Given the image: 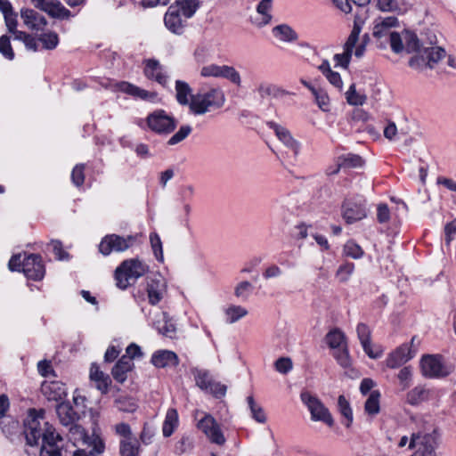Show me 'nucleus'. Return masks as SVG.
Segmentation results:
<instances>
[{"label": "nucleus", "mask_w": 456, "mask_h": 456, "mask_svg": "<svg viewBox=\"0 0 456 456\" xmlns=\"http://www.w3.org/2000/svg\"><path fill=\"white\" fill-rule=\"evenodd\" d=\"M343 253L345 256L353 259H359L363 256L364 251L361 246L354 240H348L344 246Z\"/></svg>", "instance_id": "nucleus-51"}, {"label": "nucleus", "mask_w": 456, "mask_h": 456, "mask_svg": "<svg viewBox=\"0 0 456 456\" xmlns=\"http://www.w3.org/2000/svg\"><path fill=\"white\" fill-rule=\"evenodd\" d=\"M397 25L398 20L395 16L379 17L374 21L373 36L378 39H387L395 53L403 51L415 53L409 61L411 68L418 70L434 69L446 56L445 50L436 45L437 37L433 31L428 30L418 37L410 30H403L401 33L392 31Z\"/></svg>", "instance_id": "nucleus-1"}, {"label": "nucleus", "mask_w": 456, "mask_h": 456, "mask_svg": "<svg viewBox=\"0 0 456 456\" xmlns=\"http://www.w3.org/2000/svg\"><path fill=\"white\" fill-rule=\"evenodd\" d=\"M34 6L54 19L68 20L71 12L59 0H31Z\"/></svg>", "instance_id": "nucleus-15"}, {"label": "nucleus", "mask_w": 456, "mask_h": 456, "mask_svg": "<svg viewBox=\"0 0 456 456\" xmlns=\"http://www.w3.org/2000/svg\"><path fill=\"white\" fill-rule=\"evenodd\" d=\"M172 5L178 7V12L184 19H189L195 13L199 3L198 0H176L175 4Z\"/></svg>", "instance_id": "nucleus-39"}, {"label": "nucleus", "mask_w": 456, "mask_h": 456, "mask_svg": "<svg viewBox=\"0 0 456 456\" xmlns=\"http://www.w3.org/2000/svg\"><path fill=\"white\" fill-rule=\"evenodd\" d=\"M68 438L74 444L81 442L84 445L88 444L92 436H87L85 429L79 425H71L69 427Z\"/></svg>", "instance_id": "nucleus-36"}, {"label": "nucleus", "mask_w": 456, "mask_h": 456, "mask_svg": "<svg viewBox=\"0 0 456 456\" xmlns=\"http://www.w3.org/2000/svg\"><path fill=\"white\" fill-rule=\"evenodd\" d=\"M146 123L150 130L159 134H170L176 127L175 119L163 110L149 114Z\"/></svg>", "instance_id": "nucleus-13"}, {"label": "nucleus", "mask_w": 456, "mask_h": 456, "mask_svg": "<svg viewBox=\"0 0 456 456\" xmlns=\"http://www.w3.org/2000/svg\"><path fill=\"white\" fill-rule=\"evenodd\" d=\"M352 54V52L346 50V48L343 47L342 53H337L334 55V61L336 62V65L346 69L349 65Z\"/></svg>", "instance_id": "nucleus-62"}, {"label": "nucleus", "mask_w": 456, "mask_h": 456, "mask_svg": "<svg viewBox=\"0 0 456 456\" xmlns=\"http://www.w3.org/2000/svg\"><path fill=\"white\" fill-rule=\"evenodd\" d=\"M363 23L364 20L362 19L359 12H357L354 18L353 29L351 30V33L344 45V48H346V50L353 53L354 48L357 45L356 43L359 40V36L362 31Z\"/></svg>", "instance_id": "nucleus-30"}, {"label": "nucleus", "mask_w": 456, "mask_h": 456, "mask_svg": "<svg viewBox=\"0 0 456 456\" xmlns=\"http://www.w3.org/2000/svg\"><path fill=\"white\" fill-rule=\"evenodd\" d=\"M104 86L110 87L113 91L122 92L135 99H141L143 101L153 102L157 98V94L155 92L144 90L126 81L117 82L113 85H105Z\"/></svg>", "instance_id": "nucleus-16"}, {"label": "nucleus", "mask_w": 456, "mask_h": 456, "mask_svg": "<svg viewBox=\"0 0 456 456\" xmlns=\"http://www.w3.org/2000/svg\"><path fill=\"white\" fill-rule=\"evenodd\" d=\"M150 242L156 259L159 262L164 261L163 248L160 237L156 232L150 234Z\"/></svg>", "instance_id": "nucleus-54"}, {"label": "nucleus", "mask_w": 456, "mask_h": 456, "mask_svg": "<svg viewBox=\"0 0 456 456\" xmlns=\"http://www.w3.org/2000/svg\"><path fill=\"white\" fill-rule=\"evenodd\" d=\"M166 289V281L160 274H154L148 278L147 294L151 305H157L163 298Z\"/></svg>", "instance_id": "nucleus-19"}, {"label": "nucleus", "mask_w": 456, "mask_h": 456, "mask_svg": "<svg viewBox=\"0 0 456 456\" xmlns=\"http://www.w3.org/2000/svg\"><path fill=\"white\" fill-rule=\"evenodd\" d=\"M192 373L194 375L197 386L200 389L206 391L213 380L209 372L206 370L194 369Z\"/></svg>", "instance_id": "nucleus-49"}, {"label": "nucleus", "mask_w": 456, "mask_h": 456, "mask_svg": "<svg viewBox=\"0 0 456 456\" xmlns=\"http://www.w3.org/2000/svg\"><path fill=\"white\" fill-rule=\"evenodd\" d=\"M90 379L95 383L97 389L102 393L108 391L110 378L99 370V367L93 363L90 368Z\"/></svg>", "instance_id": "nucleus-31"}, {"label": "nucleus", "mask_w": 456, "mask_h": 456, "mask_svg": "<svg viewBox=\"0 0 456 456\" xmlns=\"http://www.w3.org/2000/svg\"><path fill=\"white\" fill-rule=\"evenodd\" d=\"M379 397L380 394L379 391L370 392L364 404V410L367 414L376 415L379 412Z\"/></svg>", "instance_id": "nucleus-45"}, {"label": "nucleus", "mask_w": 456, "mask_h": 456, "mask_svg": "<svg viewBox=\"0 0 456 456\" xmlns=\"http://www.w3.org/2000/svg\"><path fill=\"white\" fill-rule=\"evenodd\" d=\"M456 236V224L450 222L444 226V241L447 247H450L451 242Z\"/></svg>", "instance_id": "nucleus-64"}, {"label": "nucleus", "mask_w": 456, "mask_h": 456, "mask_svg": "<svg viewBox=\"0 0 456 456\" xmlns=\"http://www.w3.org/2000/svg\"><path fill=\"white\" fill-rule=\"evenodd\" d=\"M192 448V444L189 437H182L175 445V452L176 454H183Z\"/></svg>", "instance_id": "nucleus-63"}, {"label": "nucleus", "mask_w": 456, "mask_h": 456, "mask_svg": "<svg viewBox=\"0 0 456 456\" xmlns=\"http://www.w3.org/2000/svg\"><path fill=\"white\" fill-rule=\"evenodd\" d=\"M415 354L416 350L411 349V346L400 345L387 354L385 364L389 369H397L412 359Z\"/></svg>", "instance_id": "nucleus-17"}, {"label": "nucleus", "mask_w": 456, "mask_h": 456, "mask_svg": "<svg viewBox=\"0 0 456 456\" xmlns=\"http://www.w3.org/2000/svg\"><path fill=\"white\" fill-rule=\"evenodd\" d=\"M437 436L433 434L412 433L410 440V449H415L411 456H436V446Z\"/></svg>", "instance_id": "nucleus-11"}, {"label": "nucleus", "mask_w": 456, "mask_h": 456, "mask_svg": "<svg viewBox=\"0 0 456 456\" xmlns=\"http://www.w3.org/2000/svg\"><path fill=\"white\" fill-rule=\"evenodd\" d=\"M41 392L48 401L59 402L65 397L66 387L59 380H45L41 385Z\"/></svg>", "instance_id": "nucleus-21"}, {"label": "nucleus", "mask_w": 456, "mask_h": 456, "mask_svg": "<svg viewBox=\"0 0 456 456\" xmlns=\"http://www.w3.org/2000/svg\"><path fill=\"white\" fill-rule=\"evenodd\" d=\"M253 286L249 281H241L235 287L234 294L237 297L246 300L250 295Z\"/></svg>", "instance_id": "nucleus-58"}, {"label": "nucleus", "mask_w": 456, "mask_h": 456, "mask_svg": "<svg viewBox=\"0 0 456 456\" xmlns=\"http://www.w3.org/2000/svg\"><path fill=\"white\" fill-rule=\"evenodd\" d=\"M355 269V265L351 262H345L340 265L335 273L336 278L339 282H347L353 275Z\"/></svg>", "instance_id": "nucleus-44"}, {"label": "nucleus", "mask_w": 456, "mask_h": 456, "mask_svg": "<svg viewBox=\"0 0 456 456\" xmlns=\"http://www.w3.org/2000/svg\"><path fill=\"white\" fill-rule=\"evenodd\" d=\"M193 96L188 83L182 80L175 81V97L179 104L190 106L191 97Z\"/></svg>", "instance_id": "nucleus-32"}, {"label": "nucleus", "mask_w": 456, "mask_h": 456, "mask_svg": "<svg viewBox=\"0 0 456 456\" xmlns=\"http://www.w3.org/2000/svg\"><path fill=\"white\" fill-rule=\"evenodd\" d=\"M197 428L204 433L210 443L219 446L225 444L226 439L221 427L212 415L204 413L203 417L198 421Z\"/></svg>", "instance_id": "nucleus-14"}, {"label": "nucleus", "mask_w": 456, "mask_h": 456, "mask_svg": "<svg viewBox=\"0 0 456 456\" xmlns=\"http://www.w3.org/2000/svg\"><path fill=\"white\" fill-rule=\"evenodd\" d=\"M225 322L229 324L234 323L248 314V310L236 305H230L224 310Z\"/></svg>", "instance_id": "nucleus-35"}, {"label": "nucleus", "mask_w": 456, "mask_h": 456, "mask_svg": "<svg viewBox=\"0 0 456 456\" xmlns=\"http://www.w3.org/2000/svg\"><path fill=\"white\" fill-rule=\"evenodd\" d=\"M256 92L258 93L259 96L262 98H265L267 96L279 97V96H282V95L288 94L283 89L276 86L275 85L265 83V82L260 83L258 85V86L256 88Z\"/></svg>", "instance_id": "nucleus-41"}, {"label": "nucleus", "mask_w": 456, "mask_h": 456, "mask_svg": "<svg viewBox=\"0 0 456 456\" xmlns=\"http://www.w3.org/2000/svg\"><path fill=\"white\" fill-rule=\"evenodd\" d=\"M421 374L428 379H443L452 374L455 365L440 354H425L419 362Z\"/></svg>", "instance_id": "nucleus-4"}, {"label": "nucleus", "mask_w": 456, "mask_h": 456, "mask_svg": "<svg viewBox=\"0 0 456 456\" xmlns=\"http://www.w3.org/2000/svg\"><path fill=\"white\" fill-rule=\"evenodd\" d=\"M338 407L341 415L346 419V427H350L353 422V411L350 407L349 402L344 395H339L338 399Z\"/></svg>", "instance_id": "nucleus-48"}, {"label": "nucleus", "mask_w": 456, "mask_h": 456, "mask_svg": "<svg viewBox=\"0 0 456 456\" xmlns=\"http://www.w3.org/2000/svg\"><path fill=\"white\" fill-rule=\"evenodd\" d=\"M179 419L177 411L174 408L167 410L163 422L162 433L165 437L170 436L178 427Z\"/></svg>", "instance_id": "nucleus-33"}, {"label": "nucleus", "mask_w": 456, "mask_h": 456, "mask_svg": "<svg viewBox=\"0 0 456 456\" xmlns=\"http://www.w3.org/2000/svg\"><path fill=\"white\" fill-rule=\"evenodd\" d=\"M358 339L365 354L371 359H378L382 355V349L379 346H374L370 340V329L365 323H358L356 327Z\"/></svg>", "instance_id": "nucleus-18"}, {"label": "nucleus", "mask_w": 456, "mask_h": 456, "mask_svg": "<svg viewBox=\"0 0 456 456\" xmlns=\"http://www.w3.org/2000/svg\"><path fill=\"white\" fill-rule=\"evenodd\" d=\"M57 414L62 425L66 427L74 425L75 412L69 406L66 404H59L57 406Z\"/></svg>", "instance_id": "nucleus-46"}, {"label": "nucleus", "mask_w": 456, "mask_h": 456, "mask_svg": "<svg viewBox=\"0 0 456 456\" xmlns=\"http://www.w3.org/2000/svg\"><path fill=\"white\" fill-rule=\"evenodd\" d=\"M273 34L276 38L284 42H291L297 38V33L286 24L274 27Z\"/></svg>", "instance_id": "nucleus-40"}, {"label": "nucleus", "mask_w": 456, "mask_h": 456, "mask_svg": "<svg viewBox=\"0 0 456 456\" xmlns=\"http://www.w3.org/2000/svg\"><path fill=\"white\" fill-rule=\"evenodd\" d=\"M134 368V362L129 357H121L112 368L111 374L114 379L119 383H124L127 379V373Z\"/></svg>", "instance_id": "nucleus-29"}, {"label": "nucleus", "mask_w": 456, "mask_h": 456, "mask_svg": "<svg viewBox=\"0 0 456 456\" xmlns=\"http://www.w3.org/2000/svg\"><path fill=\"white\" fill-rule=\"evenodd\" d=\"M151 362L157 368H167L177 366L179 359L173 351L159 350L152 354Z\"/></svg>", "instance_id": "nucleus-27"}, {"label": "nucleus", "mask_w": 456, "mask_h": 456, "mask_svg": "<svg viewBox=\"0 0 456 456\" xmlns=\"http://www.w3.org/2000/svg\"><path fill=\"white\" fill-rule=\"evenodd\" d=\"M366 200L362 197L345 199L341 206V216L348 224L367 217Z\"/></svg>", "instance_id": "nucleus-10"}, {"label": "nucleus", "mask_w": 456, "mask_h": 456, "mask_svg": "<svg viewBox=\"0 0 456 456\" xmlns=\"http://www.w3.org/2000/svg\"><path fill=\"white\" fill-rule=\"evenodd\" d=\"M139 238L138 234L126 237L117 234L106 235L99 245V250L104 256L112 252H123L134 246L139 241Z\"/></svg>", "instance_id": "nucleus-8"}, {"label": "nucleus", "mask_w": 456, "mask_h": 456, "mask_svg": "<svg viewBox=\"0 0 456 456\" xmlns=\"http://www.w3.org/2000/svg\"><path fill=\"white\" fill-rule=\"evenodd\" d=\"M115 404L120 411L127 413H133L138 408L136 401L127 396H119L115 400Z\"/></svg>", "instance_id": "nucleus-47"}, {"label": "nucleus", "mask_w": 456, "mask_h": 456, "mask_svg": "<svg viewBox=\"0 0 456 456\" xmlns=\"http://www.w3.org/2000/svg\"><path fill=\"white\" fill-rule=\"evenodd\" d=\"M152 326L165 337L172 338L175 334V324L168 320L165 312L158 311L154 313V319L151 320Z\"/></svg>", "instance_id": "nucleus-24"}, {"label": "nucleus", "mask_w": 456, "mask_h": 456, "mask_svg": "<svg viewBox=\"0 0 456 456\" xmlns=\"http://www.w3.org/2000/svg\"><path fill=\"white\" fill-rule=\"evenodd\" d=\"M397 379L403 390L408 388L411 383L412 368L411 366L402 368L397 374Z\"/></svg>", "instance_id": "nucleus-55"}, {"label": "nucleus", "mask_w": 456, "mask_h": 456, "mask_svg": "<svg viewBox=\"0 0 456 456\" xmlns=\"http://www.w3.org/2000/svg\"><path fill=\"white\" fill-rule=\"evenodd\" d=\"M0 53L8 60L14 58V53L11 45L9 37L4 35L0 37Z\"/></svg>", "instance_id": "nucleus-57"}, {"label": "nucleus", "mask_w": 456, "mask_h": 456, "mask_svg": "<svg viewBox=\"0 0 456 456\" xmlns=\"http://www.w3.org/2000/svg\"><path fill=\"white\" fill-rule=\"evenodd\" d=\"M313 95L314 96V100L318 107L322 111L330 110V97L326 91L322 88H317L316 90H313Z\"/></svg>", "instance_id": "nucleus-52"}, {"label": "nucleus", "mask_w": 456, "mask_h": 456, "mask_svg": "<svg viewBox=\"0 0 456 456\" xmlns=\"http://www.w3.org/2000/svg\"><path fill=\"white\" fill-rule=\"evenodd\" d=\"M140 446L136 440L122 439L119 445L121 456H138Z\"/></svg>", "instance_id": "nucleus-43"}, {"label": "nucleus", "mask_w": 456, "mask_h": 456, "mask_svg": "<svg viewBox=\"0 0 456 456\" xmlns=\"http://www.w3.org/2000/svg\"><path fill=\"white\" fill-rule=\"evenodd\" d=\"M24 435L27 444L31 446L38 444L42 440L40 456H61L60 449L55 446L61 436L55 433L53 426L45 420L43 411L29 410L24 421Z\"/></svg>", "instance_id": "nucleus-2"}, {"label": "nucleus", "mask_w": 456, "mask_h": 456, "mask_svg": "<svg viewBox=\"0 0 456 456\" xmlns=\"http://www.w3.org/2000/svg\"><path fill=\"white\" fill-rule=\"evenodd\" d=\"M273 0H261L256 13L251 17L252 21L258 27L268 24L272 20Z\"/></svg>", "instance_id": "nucleus-28"}, {"label": "nucleus", "mask_w": 456, "mask_h": 456, "mask_svg": "<svg viewBox=\"0 0 456 456\" xmlns=\"http://www.w3.org/2000/svg\"><path fill=\"white\" fill-rule=\"evenodd\" d=\"M318 69L326 77L332 86L338 89H342L343 82L339 73L330 69V62L327 60H324L322 64L318 66Z\"/></svg>", "instance_id": "nucleus-34"}, {"label": "nucleus", "mask_w": 456, "mask_h": 456, "mask_svg": "<svg viewBox=\"0 0 456 456\" xmlns=\"http://www.w3.org/2000/svg\"><path fill=\"white\" fill-rule=\"evenodd\" d=\"M144 63V76L147 78L154 80L159 85L165 86L168 82V77L163 66L159 63V61L154 59H149L146 60Z\"/></svg>", "instance_id": "nucleus-20"}, {"label": "nucleus", "mask_w": 456, "mask_h": 456, "mask_svg": "<svg viewBox=\"0 0 456 456\" xmlns=\"http://www.w3.org/2000/svg\"><path fill=\"white\" fill-rule=\"evenodd\" d=\"M86 446V448L75 451L73 456H100L105 450L103 440L94 431L90 441H88V444Z\"/></svg>", "instance_id": "nucleus-26"}, {"label": "nucleus", "mask_w": 456, "mask_h": 456, "mask_svg": "<svg viewBox=\"0 0 456 456\" xmlns=\"http://www.w3.org/2000/svg\"><path fill=\"white\" fill-rule=\"evenodd\" d=\"M11 271H21L28 279L40 281L45 273L42 257L37 254H17L9 261Z\"/></svg>", "instance_id": "nucleus-3"}, {"label": "nucleus", "mask_w": 456, "mask_h": 456, "mask_svg": "<svg viewBox=\"0 0 456 456\" xmlns=\"http://www.w3.org/2000/svg\"><path fill=\"white\" fill-rule=\"evenodd\" d=\"M178 10V7L170 5L164 17V22L167 29L175 34L183 32V22L186 20Z\"/></svg>", "instance_id": "nucleus-25"}, {"label": "nucleus", "mask_w": 456, "mask_h": 456, "mask_svg": "<svg viewBox=\"0 0 456 456\" xmlns=\"http://www.w3.org/2000/svg\"><path fill=\"white\" fill-rule=\"evenodd\" d=\"M192 128L189 125L182 126L179 130L172 135L167 141V144L172 146L183 142L191 133Z\"/></svg>", "instance_id": "nucleus-56"}, {"label": "nucleus", "mask_w": 456, "mask_h": 456, "mask_svg": "<svg viewBox=\"0 0 456 456\" xmlns=\"http://www.w3.org/2000/svg\"><path fill=\"white\" fill-rule=\"evenodd\" d=\"M38 41L42 43L43 47L46 50H53L59 44V37L55 32L50 31L41 34Z\"/></svg>", "instance_id": "nucleus-50"}, {"label": "nucleus", "mask_w": 456, "mask_h": 456, "mask_svg": "<svg viewBox=\"0 0 456 456\" xmlns=\"http://www.w3.org/2000/svg\"><path fill=\"white\" fill-rule=\"evenodd\" d=\"M266 125L273 130L278 139L284 143L285 146H287L289 149H290L293 151L294 157H297L300 145L299 143L292 137L289 131L281 126V125L273 122V121H268Z\"/></svg>", "instance_id": "nucleus-22"}, {"label": "nucleus", "mask_w": 456, "mask_h": 456, "mask_svg": "<svg viewBox=\"0 0 456 456\" xmlns=\"http://www.w3.org/2000/svg\"><path fill=\"white\" fill-rule=\"evenodd\" d=\"M325 339L337 362L344 369L349 368L352 360L345 333L339 329H333L326 335Z\"/></svg>", "instance_id": "nucleus-7"}, {"label": "nucleus", "mask_w": 456, "mask_h": 456, "mask_svg": "<svg viewBox=\"0 0 456 456\" xmlns=\"http://www.w3.org/2000/svg\"><path fill=\"white\" fill-rule=\"evenodd\" d=\"M301 401L311 413V419L314 421H322L329 427L333 426V418L321 400L310 392L305 391L300 395Z\"/></svg>", "instance_id": "nucleus-9"}, {"label": "nucleus", "mask_w": 456, "mask_h": 456, "mask_svg": "<svg viewBox=\"0 0 456 456\" xmlns=\"http://www.w3.org/2000/svg\"><path fill=\"white\" fill-rule=\"evenodd\" d=\"M428 395H429L428 389H427L424 387L418 386V387L412 388L407 394V402L411 405H415V404H418L425 400H428Z\"/></svg>", "instance_id": "nucleus-42"}, {"label": "nucleus", "mask_w": 456, "mask_h": 456, "mask_svg": "<svg viewBox=\"0 0 456 456\" xmlns=\"http://www.w3.org/2000/svg\"><path fill=\"white\" fill-rule=\"evenodd\" d=\"M226 389L227 387L225 385L212 380V382L210 383L209 387L206 389V391L210 393L214 396L220 398L225 395Z\"/></svg>", "instance_id": "nucleus-60"}, {"label": "nucleus", "mask_w": 456, "mask_h": 456, "mask_svg": "<svg viewBox=\"0 0 456 456\" xmlns=\"http://www.w3.org/2000/svg\"><path fill=\"white\" fill-rule=\"evenodd\" d=\"M84 172H85V165L84 164L76 165L71 172V181L77 187L81 186L85 182V173Z\"/></svg>", "instance_id": "nucleus-59"}, {"label": "nucleus", "mask_w": 456, "mask_h": 456, "mask_svg": "<svg viewBox=\"0 0 456 456\" xmlns=\"http://www.w3.org/2000/svg\"><path fill=\"white\" fill-rule=\"evenodd\" d=\"M246 400L251 417L258 423H265L267 420L266 414L263 407L255 401L253 395H248Z\"/></svg>", "instance_id": "nucleus-38"}, {"label": "nucleus", "mask_w": 456, "mask_h": 456, "mask_svg": "<svg viewBox=\"0 0 456 456\" xmlns=\"http://www.w3.org/2000/svg\"><path fill=\"white\" fill-rule=\"evenodd\" d=\"M20 17L24 25L31 30H43L47 25L46 19L33 9H21Z\"/></svg>", "instance_id": "nucleus-23"}, {"label": "nucleus", "mask_w": 456, "mask_h": 456, "mask_svg": "<svg viewBox=\"0 0 456 456\" xmlns=\"http://www.w3.org/2000/svg\"><path fill=\"white\" fill-rule=\"evenodd\" d=\"M200 76L203 77L224 78L237 86H241L240 72L234 67L229 65L211 63L203 66L200 69Z\"/></svg>", "instance_id": "nucleus-12"}, {"label": "nucleus", "mask_w": 456, "mask_h": 456, "mask_svg": "<svg viewBox=\"0 0 456 456\" xmlns=\"http://www.w3.org/2000/svg\"><path fill=\"white\" fill-rule=\"evenodd\" d=\"M225 102L223 91L211 88L206 93L197 94L191 97L190 110L195 115H203L212 110L221 108Z\"/></svg>", "instance_id": "nucleus-5"}, {"label": "nucleus", "mask_w": 456, "mask_h": 456, "mask_svg": "<svg viewBox=\"0 0 456 456\" xmlns=\"http://www.w3.org/2000/svg\"><path fill=\"white\" fill-rule=\"evenodd\" d=\"M362 159L356 154H345L338 158V167L329 174H336L338 172L340 167H357L362 165Z\"/></svg>", "instance_id": "nucleus-37"}, {"label": "nucleus", "mask_w": 456, "mask_h": 456, "mask_svg": "<svg viewBox=\"0 0 456 456\" xmlns=\"http://www.w3.org/2000/svg\"><path fill=\"white\" fill-rule=\"evenodd\" d=\"M148 269V265L138 259L125 260L115 271L117 287L126 289L131 281L143 276Z\"/></svg>", "instance_id": "nucleus-6"}, {"label": "nucleus", "mask_w": 456, "mask_h": 456, "mask_svg": "<svg viewBox=\"0 0 456 456\" xmlns=\"http://www.w3.org/2000/svg\"><path fill=\"white\" fill-rule=\"evenodd\" d=\"M292 366V362L289 357H281L274 363L275 370L281 374H287L291 370Z\"/></svg>", "instance_id": "nucleus-61"}, {"label": "nucleus", "mask_w": 456, "mask_h": 456, "mask_svg": "<svg viewBox=\"0 0 456 456\" xmlns=\"http://www.w3.org/2000/svg\"><path fill=\"white\" fill-rule=\"evenodd\" d=\"M346 98L350 105H362L366 102V96L356 92L355 85L352 84L347 92L346 93Z\"/></svg>", "instance_id": "nucleus-53"}]
</instances>
